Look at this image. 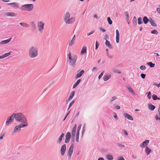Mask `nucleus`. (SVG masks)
<instances>
[{
  "label": "nucleus",
  "mask_w": 160,
  "mask_h": 160,
  "mask_svg": "<svg viewBox=\"0 0 160 160\" xmlns=\"http://www.w3.org/2000/svg\"><path fill=\"white\" fill-rule=\"evenodd\" d=\"M14 117L15 120L21 123H25L27 119L25 116L22 113H13Z\"/></svg>",
  "instance_id": "f257e3e1"
},
{
  "label": "nucleus",
  "mask_w": 160,
  "mask_h": 160,
  "mask_svg": "<svg viewBox=\"0 0 160 160\" xmlns=\"http://www.w3.org/2000/svg\"><path fill=\"white\" fill-rule=\"evenodd\" d=\"M29 56L31 58L37 57L38 55V48L36 46L31 47L28 51Z\"/></svg>",
  "instance_id": "f03ea898"
},
{
  "label": "nucleus",
  "mask_w": 160,
  "mask_h": 160,
  "mask_svg": "<svg viewBox=\"0 0 160 160\" xmlns=\"http://www.w3.org/2000/svg\"><path fill=\"white\" fill-rule=\"evenodd\" d=\"M68 62L69 65L72 67H74L76 63L78 57L77 56L73 54H72L71 52H69V54L68 55Z\"/></svg>",
  "instance_id": "7ed1b4c3"
},
{
  "label": "nucleus",
  "mask_w": 160,
  "mask_h": 160,
  "mask_svg": "<svg viewBox=\"0 0 160 160\" xmlns=\"http://www.w3.org/2000/svg\"><path fill=\"white\" fill-rule=\"evenodd\" d=\"M64 21L67 24H70L74 22L75 20L74 17L70 18V15L68 12H66L63 15Z\"/></svg>",
  "instance_id": "20e7f679"
},
{
  "label": "nucleus",
  "mask_w": 160,
  "mask_h": 160,
  "mask_svg": "<svg viewBox=\"0 0 160 160\" xmlns=\"http://www.w3.org/2000/svg\"><path fill=\"white\" fill-rule=\"evenodd\" d=\"M34 5L32 4H26L22 6L20 9L22 11H31L33 9Z\"/></svg>",
  "instance_id": "39448f33"
},
{
  "label": "nucleus",
  "mask_w": 160,
  "mask_h": 160,
  "mask_svg": "<svg viewBox=\"0 0 160 160\" xmlns=\"http://www.w3.org/2000/svg\"><path fill=\"white\" fill-rule=\"evenodd\" d=\"M45 23L44 22L40 21L37 22V27L38 31L40 33H42L44 29Z\"/></svg>",
  "instance_id": "423d86ee"
},
{
  "label": "nucleus",
  "mask_w": 160,
  "mask_h": 160,
  "mask_svg": "<svg viewBox=\"0 0 160 160\" xmlns=\"http://www.w3.org/2000/svg\"><path fill=\"white\" fill-rule=\"evenodd\" d=\"M74 144L72 143L69 148L68 152V156L69 158H71V156L73 152Z\"/></svg>",
  "instance_id": "0eeeda50"
},
{
  "label": "nucleus",
  "mask_w": 160,
  "mask_h": 160,
  "mask_svg": "<svg viewBox=\"0 0 160 160\" xmlns=\"http://www.w3.org/2000/svg\"><path fill=\"white\" fill-rule=\"evenodd\" d=\"M13 113L10 116L8 117L6 122V125L7 126L10 123L13 122L14 117Z\"/></svg>",
  "instance_id": "6e6552de"
},
{
  "label": "nucleus",
  "mask_w": 160,
  "mask_h": 160,
  "mask_svg": "<svg viewBox=\"0 0 160 160\" xmlns=\"http://www.w3.org/2000/svg\"><path fill=\"white\" fill-rule=\"evenodd\" d=\"M71 133L69 132H68L65 136V142L66 143H68L70 141V139L71 138Z\"/></svg>",
  "instance_id": "1a4fd4ad"
},
{
  "label": "nucleus",
  "mask_w": 160,
  "mask_h": 160,
  "mask_svg": "<svg viewBox=\"0 0 160 160\" xmlns=\"http://www.w3.org/2000/svg\"><path fill=\"white\" fill-rule=\"evenodd\" d=\"M66 150V145L64 144L62 145L60 150V152L62 156L64 155Z\"/></svg>",
  "instance_id": "9d476101"
},
{
  "label": "nucleus",
  "mask_w": 160,
  "mask_h": 160,
  "mask_svg": "<svg viewBox=\"0 0 160 160\" xmlns=\"http://www.w3.org/2000/svg\"><path fill=\"white\" fill-rule=\"evenodd\" d=\"M123 116L125 118H127L128 120L132 121L133 120V117L128 113H124L123 114Z\"/></svg>",
  "instance_id": "9b49d317"
},
{
  "label": "nucleus",
  "mask_w": 160,
  "mask_h": 160,
  "mask_svg": "<svg viewBox=\"0 0 160 160\" xmlns=\"http://www.w3.org/2000/svg\"><path fill=\"white\" fill-rule=\"evenodd\" d=\"M149 141L148 140H146L143 142L140 145V147L141 148H143L148 145Z\"/></svg>",
  "instance_id": "f8f14e48"
},
{
  "label": "nucleus",
  "mask_w": 160,
  "mask_h": 160,
  "mask_svg": "<svg viewBox=\"0 0 160 160\" xmlns=\"http://www.w3.org/2000/svg\"><path fill=\"white\" fill-rule=\"evenodd\" d=\"M8 5H10L11 7L15 8L17 9L19 8L18 3L16 2H13L8 3Z\"/></svg>",
  "instance_id": "ddd939ff"
},
{
  "label": "nucleus",
  "mask_w": 160,
  "mask_h": 160,
  "mask_svg": "<svg viewBox=\"0 0 160 160\" xmlns=\"http://www.w3.org/2000/svg\"><path fill=\"white\" fill-rule=\"evenodd\" d=\"M12 39V38H10L8 39L0 42V45H4L8 43L11 41Z\"/></svg>",
  "instance_id": "4468645a"
},
{
  "label": "nucleus",
  "mask_w": 160,
  "mask_h": 160,
  "mask_svg": "<svg viewBox=\"0 0 160 160\" xmlns=\"http://www.w3.org/2000/svg\"><path fill=\"white\" fill-rule=\"evenodd\" d=\"M116 42L117 43H118L119 42V33L118 29L116 31Z\"/></svg>",
  "instance_id": "2eb2a0df"
},
{
  "label": "nucleus",
  "mask_w": 160,
  "mask_h": 160,
  "mask_svg": "<svg viewBox=\"0 0 160 160\" xmlns=\"http://www.w3.org/2000/svg\"><path fill=\"white\" fill-rule=\"evenodd\" d=\"M84 71L83 70H81L75 76V78H77L80 77L84 73Z\"/></svg>",
  "instance_id": "dca6fc26"
},
{
  "label": "nucleus",
  "mask_w": 160,
  "mask_h": 160,
  "mask_svg": "<svg viewBox=\"0 0 160 160\" xmlns=\"http://www.w3.org/2000/svg\"><path fill=\"white\" fill-rule=\"evenodd\" d=\"M5 15L7 16L14 17L16 16L17 14H16L14 12H8L6 13Z\"/></svg>",
  "instance_id": "f3484780"
},
{
  "label": "nucleus",
  "mask_w": 160,
  "mask_h": 160,
  "mask_svg": "<svg viewBox=\"0 0 160 160\" xmlns=\"http://www.w3.org/2000/svg\"><path fill=\"white\" fill-rule=\"evenodd\" d=\"M77 128L76 124H75L74 127H73L72 132V136H75L76 133V130Z\"/></svg>",
  "instance_id": "a211bd4d"
},
{
  "label": "nucleus",
  "mask_w": 160,
  "mask_h": 160,
  "mask_svg": "<svg viewBox=\"0 0 160 160\" xmlns=\"http://www.w3.org/2000/svg\"><path fill=\"white\" fill-rule=\"evenodd\" d=\"M11 52H12L11 51L9 52L8 53H5L2 56H0V59L4 58L9 56L11 54Z\"/></svg>",
  "instance_id": "6ab92c4d"
},
{
  "label": "nucleus",
  "mask_w": 160,
  "mask_h": 160,
  "mask_svg": "<svg viewBox=\"0 0 160 160\" xmlns=\"http://www.w3.org/2000/svg\"><path fill=\"white\" fill-rule=\"evenodd\" d=\"M21 130L20 126L18 125L15 127L12 131V133H14L16 132H19Z\"/></svg>",
  "instance_id": "aec40b11"
},
{
  "label": "nucleus",
  "mask_w": 160,
  "mask_h": 160,
  "mask_svg": "<svg viewBox=\"0 0 160 160\" xmlns=\"http://www.w3.org/2000/svg\"><path fill=\"white\" fill-rule=\"evenodd\" d=\"M65 135L64 133H62L61 135L59 136L58 138L57 141V142L58 143H60L62 139V138Z\"/></svg>",
  "instance_id": "412c9836"
},
{
  "label": "nucleus",
  "mask_w": 160,
  "mask_h": 160,
  "mask_svg": "<svg viewBox=\"0 0 160 160\" xmlns=\"http://www.w3.org/2000/svg\"><path fill=\"white\" fill-rule=\"evenodd\" d=\"M87 53V47L84 46L82 47V49L81 50L80 54L82 55L84 53Z\"/></svg>",
  "instance_id": "4be33fe9"
},
{
  "label": "nucleus",
  "mask_w": 160,
  "mask_h": 160,
  "mask_svg": "<svg viewBox=\"0 0 160 160\" xmlns=\"http://www.w3.org/2000/svg\"><path fill=\"white\" fill-rule=\"evenodd\" d=\"M22 123L20 124L19 125H18L20 126V128L21 129L22 128H25L28 126V124L27 122V121H26L25 123Z\"/></svg>",
  "instance_id": "5701e85b"
},
{
  "label": "nucleus",
  "mask_w": 160,
  "mask_h": 160,
  "mask_svg": "<svg viewBox=\"0 0 160 160\" xmlns=\"http://www.w3.org/2000/svg\"><path fill=\"white\" fill-rule=\"evenodd\" d=\"M111 77L110 74H106L103 77V79L105 81H107Z\"/></svg>",
  "instance_id": "b1692460"
},
{
  "label": "nucleus",
  "mask_w": 160,
  "mask_h": 160,
  "mask_svg": "<svg viewBox=\"0 0 160 160\" xmlns=\"http://www.w3.org/2000/svg\"><path fill=\"white\" fill-rule=\"evenodd\" d=\"M75 92L74 91L72 92L71 94L70 95L68 98L67 100V102L69 101L72 98L75 94Z\"/></svg>",
  "instance_id": "393cba45"
},
{
  "label": "nucleus",
  "mask_w": 160,
  "mask_h": 160,
  "mask_svg": "<svg viewBox=\"0 0 160 160\" xmlns=\"http://www.w3.org/2000/svg\"><path fill=\"white\" fill-rule=\"evenodd\" d=\"M112 70L113 71V72L114 73H118V74H121V72L119 70L117 69L116 68H112Z\"/></svg>",
  "instance_id": "a878e982"
},
{
  "label": "nucleus",
  "mask_w": 160,
  "mask_h": 160,
  "mask_svg": "<svg viewBox=\"0 0 160 160\" xmlns=\"http://www.w3.org/2000/svg\"><path fill=\"white\" fill-rule=\"evenodd\" d=\"M81 81V80L80 79L78 80L77 82L73 85L72 87L73 88H76L77 86L79 84Z\"/></svg>",
  "instance_id": "bb28decb"
},
{
  "label": "nucleus",
  "mask_w": 160,
  "mask_h": 160,
  "mask_svg": "<svg viewBox=\"0 0 160 160\" xmlns=\"http://www.w3.org/2000/svg\"><path fill=\"white\" fill-rule=\"evenodd\" d=\"M153 27H155L157 26V25L155 22L154 21L152 18L149 20V21Z\"/></svg>",
  "instance_id": "cd10ccee"
},
{
  "label": "nucleus",
  "mask_w": 160,
  "mask_h": 160,
  "mask_svg": "<svg viewBox=\"0 0 160 160\" xmlns=\"http://www.w3.org/2000/svg\"><path fill=\"white\" fill-rule=\"evenodd\" d=\"M149 20H148V18L146 16H144L143 18V21L144 23L146 24L148 23Z\"/></svg>",
  "instance_id": "c85d7f7f"
},
{
  "label": "nucleus",
  "mask_w": 160,
  "mask_h": 160,
  "mask_svg": "<svg viewBox=\"0 0 160 160\" xmlns=\"http://www.w3.org/2000/svg\"><path fill=\"white\" fill-rule=\"evenodd\" d=\"M145 152H146L147 154L148 155L151 152V150L148 147H146L145 148Z\"/></svg>",
  "instance_id": "c756f323"
},
{
  "label": "nucleus",
  "mask_w": 160,
  "mask_h": 160,
  "mask_svg": "<svg viewBox=\"0 0 160 160\" xmlns=\"http://www.w3.org/2000/svg\"><path fill=\"white\" fill-rule=\"evenodd\" d=\"M19 24L22 27L25 28L28 27H29V25L28 24L25 23V22H21L19 23Z\"/></svg>",
  "instance_id": "7c9ffc66"
},
{
  "label": "nucleus",
  "mask_w": 160,
  "mask_h": 160,
  "mask_svg": "<svg viewBox=\"0 0 160 160\" xmlns=\"http://www.w3.org/2000/svg\"><path fill=\"white\" fill-rule=\"evenodd\" d=\"M105 45H106L109 48H112V46L111 44H110V42L109 41H108L106 40L105 42Z\"/></svg>",
  "instance_id": "2f4dec72"
},
{
  "label": "nucleus",
  "mask_w": 160,
  "mask_h": 160,
  "mask_svg": "<svg viewBox=\"0 0 160 160\" xmlns=\"http://www.w3.org/2000/svg\"><path fill=\"white\" fill-rule=\"evenodd\" d=\"M148 108L150 110L153 111L155 108V107L152 104H150L148 105Z\"/></svg>",
  "instance_id": "473e14b6"
},
{
  "label": "nucleus",
  "mask_w": 160,
  "mask_h": 160,
  "mask_svg": "<svg viewBox=\"0 0 160 160\" xmlns=\"http://www.w3.org/2000/svg\"><path fill=\"white\" fill-rule=\"evenodd\" d=\"M106 157L108 160H112L113 159V157L111 155H107Z\"/></svg>",
  "instance_id": "72a5a7b5"
},
{
  "label": "nucleus",
  "mask_w": 160,
  "mask_h": 160,
  "mask_svg": "<svg viewBox=\"0 0 160 160\" xmlns=\"http://www.w3.org/2000/svg\"><path fill=\"white\" fill-rule=\"evenodd\" d=\"M152 99L154 100H160V98L159 97H158L155 94H153L152 96Z\"/></svg>",
  "instance_id": "f704fd0d"
},
{
  "label": "nucleus",
  "mask_w": 160,
  "mask_h": 160,
  "mask_svg": "<svg viewBox=\"0 0 160 160\" xmlns=\"http://www.w3.org/2000/svg\"><path fill=\"white\" fill-rule=\"evenodd\" d=\"M148 65L151 68H153L155 66V64L151 62H149L147 63Z\"/></svg>",
  "instance_id": "c9c22d12"
},
{
  "label": "nucleus",
  "mask_w": 160,
  "mask_h": 160,
  "mask_svg": "<svg viewBox=\"0 0 160 160\" xmlns=\"http://www.w3.org/2000/svg\"><path fill=\"white\" fill-rule=\"evenodd\" d=\"M76 101V99H74L70 103L68 108V110L69 108L72 106V105L74 104Z\"/></svg>",
  "instance_id": "e433bc0d"
},
{
  "label": "nucleus",
  "mask_w": 160,
  "mask_h": 160,
  "mask_svg": "<svg viewBox=\"0 0 160 160\" xmlns=\"http://www.w3.org/2000/svg\"><path fill=\"white\" fill-rule=\"evenodd\" d=\"M31 24L32 25V29L33 30H35L36 28L35 24L33 22H31Z\"/></svg>",
  "instance_id": "4c0bfd02"
},
{
  "label": "nucleus",
  "mask_w": 160,
  "mask_h": 160,
  "mask_svg": "<svg viewBox=\"0 0 160 160\" xmlns=\"http://www.w3.org/2000/svg\"><path fill=\"white\" fill-rule=\"evenodd\" d=\"M133 23L134 26L137 24V20L135 17H134L133 18Z\"/></svg>",
  "instance_id": "58836bf2"
},
{
  "label": "nucleus",
  "mask_w": 160,
  "mask_h": 160,
  "mask_svg": "<svg viewBox=\"0 0 160 160\" xmlns=\"http://www.w3.org/2000/svg\"><path fill=\"white\" fill-rule=\"evenodd\" d=\"M125 16L126 17V19L128 20L129 19V13L128 12H124Z\"/></svg>",
  "instance_id": "ea45409f"
},
{
  "label": "nucleus",
  "mask_w": 160,
  "mask_h": 160,
  "mask_svg": "<svg viewBox=\"0 0 160 160\" xmlns=\"http://www.w3.org/2000/svg\"><path fill=\"white\" fill-rule=\"evenodd\" d=\"M75 41L71 39L69 42V45L71 46L74 43Z\"/></svg>",
  "instance_id": "a19ab883"
},
{
  "label": "nucleus",
  "mask_w": 160,
  "mask_h": 160,
  "mask_svg": "<svg viewBox=\"0 0 160 160\" xmlns=\"http://www.w3.org/2000/svg\"><path fill=\"white\" fill-rule=\"evenodd\" d=\"M107 19L108 21V23L109 24L111 25V24H112V21L111 20L110 17H108Z\"/></svg>",
  "instance_id": "79ce46f5"
},
{
  "label": "nucleus",
  "mask_w": 160,
  "mask_h": 160,
  "mask_svg": "<svg viewBox=\"0 0 160 160\" xmlns=\"http://www.w3.org/2000/svg\"><path fill=\"white\" fill-rule=\"evenodd\" d=\"M138 24H141L142 23V18L139 17L138 18Z\"/></svg>",
  "instance_id": "37998d69"
},
{
  "label": "nucleus",
  "mask_w": 160,
  "mask_h": 160,
  "mask_svg": "<svg viewBox=\"0 0 160 160\" xmlns=\"http://www.w3.org/2000/svg\"><path fill=\"white\" fill-rule=\"evenodd\" d=\"M85 131V124H84L82 132V137Z\"/></svg>",
  "instance_id": "c03bdc74"
},
{
  "label": "nucleus",
  "mask_w": 160,
  "mask_h": 160,
  "mask_svg": "<svg viewBox=\"0 0 160 160\" xmlns=\"http://www.w3.org/2000/svg\"><path fill=\"white\" fill-rule=\"evenodd\" d=\"M151 33L157 35L158 34V32L156 30H152L151 32Z\"/></svg>",
  "instance_id": "a18cd8bd"
},
{
  "label": "nucleus",
  "mask_w": 160,
  "mask_h": 160,
  "mask_svg": "<svg viewBox=\"0 0 160 160\" xmlns=\"http://www.w3.org/2000/svg\"><path fill=\"white\" fill-rule=\"evenodd\" d=\"M117 145L118 147L122 148H123L125 147V146L124 145L120 143H118L117 144Z\"/></svg>",
  "instance_id": "49530a36"
},
{
  "label": "nucleus",
  "mask_w": 160,
  "mask_h": 160,
  "mask_svg": "<svg viewBox=\"0 0 160 160\" xmlns=\"http://www.w3.org/2000/svg\"><path fill=\"white\" fill-rule=\"evenodd\" d=\"M128 91L130 92H131L132 93H133V94L134 93V92L133 90L131 88V87L128 88Z\"/></svg>",
  "instance_id": "de8ad7c7"
},
{
  "label": "nucleus",
  "mask_w": 160,
  "mask_h": 160,
  "mask_svg": "<svg viewBox=\"0 0 160 160\" xmlns=\"http://www.w3.org/2000/svg\"><path fill=\"white\" fill-rule=\"evenodd\" d=\"M99 44L97 41L95 43V49L97 50L98 49V47L99 46Z\"/></svg>",
  "instance_id": "09e8293b"
},
{
  "label": "nucleus",
  "mask_w": 160,
  "mask_h": 160,
  "mask_svg": "<svg viewBox=\"0 0 160 160\" xmlns=\"http://www.w3.org/2000/svg\"><path fill=\"white\" fill-rule=\"evenodd\" d=\"M104 71H103L101 73V74L99 75L98 77V79H100V78L102 77V75H103L104 74Z\"/></svg>",
  "instance_id": "8fccbe9b"
},
{
  "label": "nucleus",
  "mask_w": 160,
  "mask_h": 160,
  "mask_svg": "<svg viewBox=\"0 0 160 160\" xmlns=\"http://www.w3.org/2000/svg\"><path fill=\"white\" fill-rule=\"evenodd\" d=\"M146 68V66L144 65H142L140 67V69L142 70H144Z\"/></svg>",
  "instance_id": "3c124183"
},
{
  "label": "nucleus",
  "mask_w": 160,
  "mask_h": 160,
  "mask_svg": "<svg viewBox=\"0 0 160 160\" xmlns=\"http://www.w3.org/2000/svg\"><path fill=\"white\" fill-rule=\"evenodd\" d=\"M117 98V97L116 96H113L112 99L110 100V102H112L114 101L115 100H116Z\"/></svg>",
  "instance_id": "603ef678"
},
{
  "label": "nucleus",
  "mask_w": 160,
  "mask_h": 160,
  "mask_svg": "<svg viewBox=\"0 0 160 160\" xmlns=\"http://www.w3.org/2000/svg\"><path fill=\"white\" fill-rule=\"evenodd\" d=\"M148 97L149 99H150L151 98V93L150 92H148Z\"/></svg>",
  "instance_id": "864d4df0"
},
{
  "label": "nucleus",
  "mask_w": 160,
  "mask_h": 160,
  "mask_svg": "<svg viewBox=\"0 0 160 160\" xmlns=\"http://www.w3.org/2000/svg\"><path fill=\"white\" fill-rule=\"evenodd\" d=\"M114 115L113 116V117L116 120H118V118L117 115L116 113L115 112L114 113Z\"/></svg>",
  "instance_id": "5fc2aeb1"
},
{
  "label": "nucleus",
  "mask_w": 160,
  "mask_h": 160,
  "mask_svg": "<svg viewBox=\"0 0 160 160\" xmlns=\"http://www.w3.org/2000/svg\"><path fill=\"white\" fill-rule=\"evenodd\" d=\"M140 76H141V77H142V78L143 79L145 78V76H146L145 74H143V73L141 74L140 75Z\"/></svg>",
  "instance_id": "6e6d98bb"
},
{
  "label": "nucleus",
  "mask_w": 160,
  "mask_h": 160,
  "mask_svg": "<svg viewBox=\"0 0 160 160\" xmlns=\"http://www.w3.org/2000/svg\"><path fill=\"white\" fill-rule=\"evenodd\" d=\"M115 108L117 110H119L120 108V107L119 106L117 105L115 106Z\"/></svg>",
  "instance_id": "4d7b16f0"
},
{
  "label": "nucleus",
  "mask_w": 160,
  "mask_h": 160,
  "mask_svg": "<svg viewBox=\"0 0 160 160\" xmlns=\"http://www.w3.org/2000/svg\"><path fill=\"white\" fill-rule=\"evenodd\" d=\"M153 85L154 86H157L158 87H160V83H159V84H157L156 83H154Z\"/></svg>",
  "instance_id": "13d9d810"
},
{
  "label": "nucleus",
  "mask_w": 160,
  "mask_h": 160,
  "mask_svg": "<svg viewBox=\"0 0 160 160\" xmlns=\"http://www.w3.org/2000/svg\"><path fill=\"white\" fill-rule=\"evenodd\" d=\"M94 32V30H93V31H91L90 32L88 33L87 34V35L88 36H89L90 35H91V34H93Z\"/></svg>",
  "instance_id": "bf43d9fd"
},
{
  "label": "nucleus",
  "mask_w": 160,
  "mask_h": 160,
  "mask_svg": "<svg viewBox=\"0 0 160 160\" xmlns=\"http://www.w3.org/2000/svg\"><path fill=\"white\" fill-rule=\"evenodd\" d=\"M155 118L157 120H160V117H159L158 115H157L155 117Z\"/></svg>",
  "instance_id": "052dcab7"
},
{
  "label": "nucleus",
  "mask_w": 160,
  "mask_h": 160,
  "mask_svg": "<svg viewBox=\"0 0 160 160\" xmlns=\"http://www.w3.org/2000/svg\"><path fill=\"white\" fill-rule=\"evenodd\" d=\"M123 132L124 134L126 135V136H127L128 135V133L127 132V131L126 130H123Z\"/></svg>",
  "instance_id": "680f3d73"
},
{
  "label": "nucleus",
  "mask_w": 160,
  "mask_h": 160,
  "mask_svg": "<svg viewBox=\"0 0 160 160\" xmlns=\"http://www.w3.org/2000/svg\"><path fill=\"white\" fill-rule=\"evenodd\" d=\"M118 160H125L124 158L122 157H118Z\"/></svg>",
  "instance_id": "e2e57ef3"
},
{
  "label": "nucleus",
  "mask_w": 160,
  "mask_h": 160,
  "mask_svg": "<svg viewBox=\"0 0 160 160\" xmlns=\"http://www.w3.org/2000/svg\"><path fill=\"white\" fill-rule=\"evenodd\" d=\"M104 38L105 39H107L108 38V35L106 34L104 36Z\"/></svg>",
  "instance_id": "0e129e2a"
},
{
  "label": "nucleus",
  "mask_w": 160,
  "mask_h": 160,
  "mask_svg": "<svg viewBox=\"0 0 160 160\" xmlns=\"http://www.w3.org/2000/svg\"><path fill=\"white\" fill-rule=\"evenodd\" d=\"M81 126H82V125H81V124H80L79 125V126H78V128L77 130H78L80 131V129H81Z\"/></svg>",
  "instance_id": "69168bd1"
},
{
  "label": "nucleus",
  "mask_w": 160,
  "mask_h": 160,
  "mask_svg": "<svg viewBox=\"0 0 160 160\" xmlns=\"http://www.w3.org/2000/svg\"><path fill=\"white\" fill-rule=\"evenodd\" d=\"M100 29L101 31H102L103 32H104L106 31V30L102 28H100Z\"/></svg>",
  "instance_id": "338daca9"
},
{
  "label": "nucleus",
  "mask_w": 160,
  "mask_h": 160,
  "mask_svg": "<svg viewBox=\"0 0 160 160\" xmlns=\"http://www.w3.org/2000/svg\"><path fill=\"white\" fill-rule=\"evenodd\" d=\"M157 11L160 14V8H157Z\"/></svg>",
  "instance_id": "774afa93"
}]
</instances>
